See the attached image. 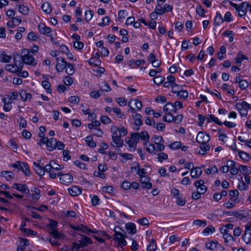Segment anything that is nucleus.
Wrapping results in <instances>:
<instances>
[{
  "instance_id": "obj_1",
  "label": "nucleus",
  "mask_w": 251,
  "mask_h": 251,
  "mask_svg": "<svg viewBox=\"0 0 251 251\" xmlns=\"http://www.w3.org/2000/svg\"><path fill=\"white\" fill-rule=\"evenodd\" d=\"M111 132L112 133V142L111 145L114 147L120 148L123 145V140L121 139L122 136H125L127 134L126 129L122 127L120 129L117 127L115 126H112L111 127Z\"/></svg>"
},
{
  "instance_id": "obj_2",
  "label": "nucleus",
  "mask_w": 251,
  "mask_h": 251,
  "mask_svg": "<svg viewBox=\"0 0 251 251\" xmlns=\"http://www.w3.org/2000/svg\"><path fill=\"white\" fill-rule=\"evenodd\" d=\"M79 243L76 242L73 243V247L75 249L76 251H83L81 249L84 247H86L88 244L92 243L91 240L87 236H82L79 240Z\"/></svg>"
},
{
  "instance_id": "obj_3",
  "label": "nucleus",
  "mask_w": 251,
  "mask_h": 251,
  "mask_svg": "<svg viewBox=\"0 0 251 251\" xmlns=\"http://www.w3.org/2000/svg\"><path fill=\"white\" fill-rule=\"evenodd\" d=\"M242 239L246 244L251 243V222L248 223L246 225L245 233L242 236Z\"/></svg>"
},
{
  "instance_id": "obj_4",
  "label": "nucleus",
  "mask_w": 251,
  "mask_h": 251,
  "mask_svg": "<svg viewBox=\"0 0 251 251\" xmlns=\"http://www.w3.org/2000/svg\"><path fill=\"white\" fill-rule=\"evenodd\" d=\"M57 223L53 220H51L50 223V233L51 234L54 238H61L62 234L56 230Z\"/></svg>"
},
{
  "instance_id": "obj_5",
  "label": "nucleus",
  "mask_w": 251,
  "mask_h": 251,
  "mask_svg": "<svg viewBox=\"0 0 251 251\" xmlns=\"http://www.w3.org/2000/svg\"><path fill=\"white\" fill-rule=\"evenodd\" d=\"M209 140V135L202 131L198 133L196 138V141L199 143H207Z\"/></svg>"
},
{
  "instance_id": "obj_6",
  "label": "nucleus",
  "mask_w": 251,
  "mask_h": 251,
  "mask_svg": "<svg viewBox=\"0 0 251 251\" xmlns=\"http://www.w3.org/2000/svg\"><path fill=\"white\" fill-rule=\"evenodd\" d=\"M56 69L58 72H62L66 67L67 62L62 57H57L56 59Z\"/></svg>"
},
{
  "instance_id": "obj_7",
  "label": "nucleus",
  "mask_w": 251,
  "mask_h": 251,
  "mask_svg": "<svg viewBox=\"0 0 251 251\" xmlns=\"http://www.w3.org/2000/svg\"><path fill=\"white\" fill-rule=\"evenodd\" d=\"M58 176H60V180L63 184L71 183L73 180V176L69 174H63L59 172L58 173Z\"/></svg>"
},
{
  "instance_id": "obj_8",
  "label": "nucleus",
  "mask_w": 251,
  "mask_h": 251,
  "mask_svg": "<svg viewBox=\"0 0 251 251\" xmlns=\"http://www.w3.org/2000/svg\"><path fill=\"white\" fill-rule=\"evenodd\" d=\"M12 187L22 193L29 194V190L26 184L15 183L13 184Z\"/></svg>"
},
{
  "instance_id": "obj_9",
  "label": "nucleus",
  "mask_w": 251,
  "mask_h": 251,
  "mask_svg": "<svg viewBox=\"0 0 251 251\" xmlns=\"http://www.w3.org/2000/svg\"><path fill=\"white\" fill-rule=\"evenodd\" d=\"M5 70L12 73H17L22 70V66H18L15 64H7L4 67Z\"/></svg>"
},
{
  "instance_id": "obj_10",
  "label": "nucleus",
  "mask_w": 251,
  "mask_h": 251,
  "mask_svg": "<svg viewBox=\"0 0 251 251\" xmlns=\"http://www.w3.org/2000/svg\"><path fill=\"white\" fill-rule=\"evenodd\" d=\"M38 30L39 32L42 34L49 36L51 35L50 33L51 31V29L49 27H47L44 23H40L38 25Z\"/></svg>"
},
{
  "instance_id": "obj_11",
  "label": "nucleus",
  "mask_w": 251,
  "mask_h": 251,
  "mask_svg": "<svg viewBox=\"0 0 251 251\" xmlns=\"http://www.w3.org/2000/svg\"><path fill=\"white\" fill-rule=\"evenodd\" d=\"M151 178L148 176H144L140 177V181L142 184L143 188H151L152 187L151 183L150 182Z\"/></svg>"
},
{
  "instance_id": "obj_12",
  "label": "nucleus",
  "mask_w": 251,
  "mask_h": 251,
  "mask_svg": "<svg viewBox=\"0 0 251 251\" xmlns=\"http://www.w3.org/2000/svg\"><path fill=\"white\" fill-rule=\"evenodd\" d=\"M69 194L73 197H75L79 195L81 193V189L77 186H72L71 187L68 189Z\"/></svg>"
},
{
  "instance_id": "obj_13",
  "label": "nucleus",
  "mask_w": 251,
  "mask_h": 251,
  "mask_svg": "<svg viewBox=\"0 0 251 251\" xmlns=\"http://www.w3.org/2000/svg\"><path fill=\"white\" fill-rule=\"evenodd\" d=\"M249 3L247 2H243L242 4L239 6V9L238 10V15L240 17H242L245 15L247 9L248 8Z\"/></svg>"
},
{
  "instance_id": "obj_14",
  "label": "nucleus",
  "mask_w": 251,
  "mask_h": 251,
  "mask_svg": "<svg viewBox=\"0 0 251 251\" xmlns=\"http://www.w3.org/2000/svg\"><path fill=\"white\" fill-rule=\"evenodd\" d=\"M227 165H228L229 169L230 168V173L232 175H236L239 169L236 167V163L233 160H228L227 161Z\"/></svg>"
},
{
  "instance_id": "obj_15",
  "label": "nucleus",
  "mask_w": 251,
  "mask_h": 251,
  "mask_svg": "<svg viewBox=\"0 0 251 251\" xmlns=\"http://www.w3.org/2000/svg\"><path fill=\"white\" fill-rule=\"evenodd\" d=\"M163 111L166 113L174 112L176 113L177 110L173 102H168L163 107Z\"/></svg>"
},
{
  "instance_id": "obj_16",
  "label": "nucleus",
  "mask_w": 251,
  "mask_h": 251,
  "mask_svg": "<svg viewBox=\"0 0 251 251\" xmlns=\"http://www.w3.org/2000/svg\"><path fill=\"white\" fill-rule=\"evenodd\" d=\"M13 60H14V64L17 66H22V68H23L24 63L23 61V57L21 56L18 53H14L13 54Z\"/></svg>"
},
{
  "instance_id": "obj_17",
  "label": "nucleus",
  "mask_w": 251,
  "mask_h": 251,
  "mask_svg": "<svg viewBox=\"0 0 251 251\" xmlns=\"http://www.w3.org/2000/svg\"><path fill=\"white\" fill-rule=\"evenodd\" d=\"M33 164L34 166V170L35 173L40 176L44 175L45 170L44 167H42L39 164L36 162H34Z\"/></svg>"
},
{
  "instance_id": "obj_18",
  "label": "nucleus",
  "mask_w": 251,
  "mask_h": 251,
  "mask_svg": "<svg viewBox=\"0 0 251 251\" xmlns=\"http://www.w3.org/2000/svg\"><path fill=\"white\" fill-rule=\"evenodd\" d=\"M100 63V60L98 53H96V56L92 57L89 61V64L92 66H99Z\"/></svg>"
},
{
  "instance_id": "obj_19",
  "label": "nucleus",
  "mask_w": 251,
  "mask_h": 251,
  "mask_svg": "<svg viewBox=\"0 0 251 251\" xmlns=\"http://www.w3.org/2000/svg\"><path fill=\"white\" fill-rule=\"evenodd\" d=\"M57 144V140L54 138H50L48 139V141L47 143V149L50 151H52L54 149H56V145Z\"/></svg>"
},
{
  "instance_id": "obj_20",
  "label": "nucleus",
  "mask_w": 251,
  "mask_h": 251,
  "mask_svg": "<svg viewBox=\"0 0 251 251\" xmlns=\"http://www.w3.org/2000/svg\"><path fill=\"white\" fill-rule=\"evenodd\" d=\"M126 229L129 234H134L136 232L135 225L133 223H128L126 225Z\"/></svg>"
},
{
  "instance_id": "obj_21",
  "label": "nucleus",
  "mask_w": 251,
  "mask_h": 251,
  "mask_svg": "<svg viewBox=\"0 0 251 251\" xmlns=\"http://www.w3.org/2000/svg\"><path fill=\"white\" fill-rule=\"evenodd\" d=\"M202 174V170L200 167H196L192 169L191 171V177L193 178H199Z\"/></svg>"
},
{
  "instance_id": "obj_22",
  "label": "nucleus",
  "mask_w": 251,
  "mask_h": 251,
  "mask_svg": "<svg viewBox=\"0 0 251 251\" xmlns=\"http://www.w3.org/2000/svg\"><path fill=\"white\" fill-rule=\"evenodd\" d=\"M123 232H117L116 231V233H114L113 236L114 237V240L117 243H119L122 240L126 237V233L124 230H123Z\"/></svg>"
},
{
  "instance_id": "obj_23",
  "label": "nucleus",
  "mask_w": 251,
  "mask_h": 251,
  "mask_svg": "<svg viewBox=\"0 0 251 251\" xmlns=\"http://www.w3.org/2000/svg\"><path fill=\"white\" fill-rule=\"evenodd\" d=\"M23 61L24 63L32 65L34 61V58L29 54H26L23 56Z\"/></svg>"
},
{
  "instance_id": "obj_24",
  "label": "nucleus",
  "mask_w": 251,
  "mask_h": 251,
  "mask_svg": "<svg viewBox=\"0 0 251 251\" xmlns=\"http://www.w3.org/2000/svg\"><path fill=\"white\" fill-rule=\"evenodd\" d=\"M218 242L217 241H211L206 243V248L212 251H214L218 249Z\"/></svg>"
},
{
  "instance_id": "obj_25",
  "label": "nucleus",
  "mask_w": 251,
  "mask_h": 251,
  "mask_svg": "<svg viewBox=\"0 0 251 251\" xmlns=\"http://www.w3.org/2000/svg\"><path fill=\"white\" fill-rule=\"evenodd\" d=\"M132 117L135 121V124L137 126L143 125V121L141 120L142 116L136 112H133Z\"/></svg>"
},
{
  "instance_id": "obj_26",
  "label": "nucleus",
  "mask_w": 251,
  "mask_h": 251,
  "mask_svg": "<svg viewBox=\"0 0 251 251\" xmlns=\"http://www.w3.org/2000/svg\"><path fill=\"white\" fill-rule=\"evenodd\" d=\"M12 59V56L8 55L3 51L0 52V61L1 62L7 63L10 62Z\"/></svg>"
},
{
  "instance_id": "obj_27",
  "label": "nucleus",
  "mask_w": 251,
  "mask_h": 251,
  "mask_svg": "<svg viewBox=\"0 0 251 251\" xmlns=\"http://www.w3.org/2000/svg\"><path fill=\"white\" fill-rule=\"evenodd\" d=\"M223 22H224V18H223L222 16L221 15V14L220 13L217 12L216 16L215 17L214 21V25L218 26L221 23H223Z\"/></svg>"
},
{
  "instance_id": "obj_28",
  "label": "nucleus",
  "mask_w": 251,
  "mask_h": 251,
  "mask_svg": "<svg viewBox=\"0 0 251 251\" xmlns=\"http://www.w3.org/2000/svg\"><path fill=\"white\" fill-rule=\"evenodd\" d=\"M238 155L243 160L245 161H249L251 158L250 154L242 151H238Z\"/></svg>"
},
{
  "instance_id": "obj_29",
  "label": "nucleus",
  "mask_w": 251,
  "mask_h": 251,
  "mask_svg": "<svg viewBox=\"0 0 251 251\" xmlns=\"http://www.w3.org/2000/svg\"><path fill=\"white\" fill-rule=\"evenodd\" d=\"M131 104H133L134 105H135L138 110H140L142 109V103L141 101H139L138 100H130L128 102V105H130Z\"/></svg>"
},
{
  "instance_id": "obj_30",
  "label": "nucleus",
  "mask_w": 251,
  "mask_h": 251,
  "mask_svg": "<svg viewBox=\"0 0 251 251\" xmlns=\"http://www.w3.org/2000/svg\"><path fill=\"white\" fill-rule=\"evenodd\" d=\"M65 72L69 75H72L75 73V68L74 66L70 63L66 64Z\"/></svg>"
},
{
  "instance_id": "obj_31",
  "label": "nucleus",
  "mask_w": 251,
  "mask_h": 251,
  "mask_svg": "<svg viewBox=\"0 0 251 251\" xmlns=\"http://www.w3.org/2000/svg\"><path fill=\"white\" fill-rule=\"evenodd\" d=\"M1 176L4 177L8 181L11 180L13 178V174L10 171H2L1 173Z\"/></svg>"
},
{
  "instance_id": "obj_32",
  "label": "nucleus",
  "mask_w": 251,
  "mask_h": 251,
  "mask_svg": "<svg viewBox=\"0 0 251 251\" xmlns=\"http://www.w3.org/2000/svg\"><path fill=\"white\" fill-rule=\"evenodd\" d=\"M41 8L47 14H50L51 11V6L48 2H44L42 5Z\"/></svg>"
},
{
  "instance_id": "obj_33",
  "label": "nucleus",
  "mask_w": 251,
  "mask_h": 251,
  "mask_svg": "<svg viewBox=\"0 0 251 251\" xmlns=\"http://www.w3.org/2000/svg\"><path fill=\"white\" fill-rule=\"evenodd\" d=\"M42 86L46 89V92L48 94H50L51 89L50 88L51 85L48 80H44L42 82Z\"/></svg>"
},
{
  "instance_id": "obj_34",
  "label": "nucleus",
  "mask_w": 251,
  "mask_h": 251,
  "mask_svg": "<svg viewBox=\"0 0 251 251\" xmlns=\"http://www.w3.org/2000/svg\"><path fill=\"white\" fill-rule=\"evenodd\" d=\"M239 169L242 173H245L244 175L251 173V168L247 166L239 165Z\"/></svg>"
},
{
  "instance_id": "obj_35",
  "label": "nucleus",
  "mask_w": 251,
  "mask_h": 251,
  "mask_svg": "<svg viewBox=\"0 0 251 251\" xmlns=\"http://www.w3.org/2000/svg\"><path fill=\"white\" fill-rule=\"evenodd\" d=\"M157 248L155 240L152 239L150 244L147 247L148 251H155Z\"/></svg>"
},
{
  "instance_id": "obj_36",
  "label": "nucleus",
  "mask_w": 251,
  "mask_h": 251,
  "mask_svg": "<svg viewBox=\"0 0 251 251\" xmlns=\"http://www.w3.org/2000/svg\"><path fill=\"white\" fill-rule=\"evenodd\" d=\"M21 170L25 176H29L30 175L29 166L27 163L23 162Z\"/></svg>"
},
{
  "instance_id": "obj_37",
  "label": "nucleus",
  "mask_w": 251,
  "mask_h": 251,
  "mask_svg": "<svg viewBox=\"0 0 251 251\" xmlns=\"http://www.w3.org/2000/svg\"><path fill=\"white\" fill-rule=\"evenodd\" d=\"M207 143H200V148L202 151V152L201 153L202 155L206 153V151L210 149V146L206 144Z\"/></svg>"
},
{
  "instance_id": "obj_38",
  "label": "nucleus",
  "mask_w": 251,
  "mask_h": 251,
  "mask_svg": "<svg viewBox=\"0 0 251 251\" xmlns=\"http://www.w3.org/2000/svg\"><path fill=\"white\" fill-rule=\"evenodd\" d=\"M17 6H18L19 11L20 13L24 15H27L28 13L29 9L27 6L23 5H17Z\"/></svg>"
},
{
  "instance_id": "obj_39",
  "label": "nucleus",
  "mask_w": 251,
  "mask_h": 251,
  "mask_svg": "<svg viewBox=\"0 0 251 251\" xmlns=\"http://www.w3.org/2000/svg\"><path fill=\"white\" fill-rule=\"evenodd\" d=\"M164 80L165 78L163 76L158 75L153 79V82L157 85H159L164 81Z\"/></svg>"
},
{
  "instance_id": "obj_40",
  "label": "nucleus",
  "mask_w": 251,
  "mask_h": 251,
  "mask_svg": "<svg viewBox=\"0 0 251 251\" xmlns=\"http://www.w3.org/2000/svg\"><path fill=\"white\" fill-rule=\"evenodd\" d=\"M244 59L247 60L248 57L242 54L241 51L239 52L237 54V57L235 59L236 63H241L242 60Z\"/></svg>"
},
{
  "instance_id": "obj_41",
  "label": "nucleus",
  "mask_w": 251,
  "mask_h": 251,
  "mask_svg": "<svg viewBox=\"0 0 251 251\" xmlns=\"http://www.w3.org/2000/svg\"><path fill=\"white\" fill-rule=\"evenodd\" d=\"M215 230V229L213 226H209L202 231V233L205 235H207L210 233H213Z\"/></svg>"
},
{
  "instance_id": "obj_42",
  "label": "nucleus",
  "mask_w": 251,
  "mask_h": 251,
  "mask_svg": "<svg viewBox=\"0 0 251 251\" xmlns=\"http://www.w3.org/2000/svg\"><path fill=\"white\" fill-rule=\"evenodd\" d=\"M173 9L172 6L168 4H165L163 7V9H157L158 11H159L160 13H164L167 11H171Z\"/></svg>"
},
{
  "instance_id": "obj_43",
  "label": "nucleus",
  "mask_w": 251,
  "mask_h": 251,
  "mask_svg": "<svg viewBox=\"0 0 251 251\" xmlns=\"http://www.w3.org/2000/svg\"><path fill=\"white\" fill-rule=\"evenodd\" d=\"M140 138L144 140L145 141H148L150 139V136L146 131H143L139 134Z\"/></svg>"
},
{
  "instance_id": "obj_44",
  "label": "nucleus",
  "mask_w": 251,
  "mask_h": 251,
  "mask_svg": "<svg viewBox=\"0 0 251 251\" xmlns=\"http://www.w3.org/2000/svg\"><path fill=\"white\" fill-rule=\"evenodd\" d=\"M182 89V87L181 86L176 84V83L172 85V91L174 93L178 94Z\"/></svg>"
},
{
  "instance_id": "obj_45",
  "label": "nucleus",
  "mask_w": 251,
  "mask_h": 251,
  "mask_svg": "<svg viewBox=\"0 0 251 251\" xmlns=\"http://www.w3.org/2000/svg\"><path fill=\"white\" fill-rule=\"evenodd\" d=\"M112 111L116 114L117 116L119 118L125 119V115L121 113V109L118 108H113Z\"/></svg>"
},
{
  "instance_id": "obj_46",
  "label": "nucleus",
  "mask_w": 251,
  "mask_h": 251,
  "mask_svg": "<svg viewBox=\"0 0 251 251\" xmlns=\"http://www.w3.org/2000/svg\"><path fill=\"white\" fill-rule=\"evenodd\" d=\"M50 162L52 166V169L58 171L61 170L64 168L63 166L57 164L54 160H51Z\"/></svg>"
},
{
  "instance_id": "obj_47",
  "label": "nucleus",
  "mask_w": 251,
  "mask_h": 251,
  "mask_svg": "<svg viewBox=\"0 0 251 251\" xmlns=\"http://www.w3.org/2000/svg\"><path fill=\"white\" fill-rule=\"evenodd\" d=\"M100 121L104 124H109L111 123L112 120L107 116L102 115L100 117Z\"/></svg>"
},
{
  "instance_id": "obj_48",
  "label": "nucleus",
  "mask_w": 251,
  "mask_h": 251,
  "mask_svg": "<svg viewBox=\"0 0 251 251\" xmlns=\"http://www.w3.org/2000/svg\"><path fill=\"white\" fill-rule=\"evenodd\" d=\"M236 204V200L233 198H231L229 201H227L226 204V207L227 208H232Z\"/></svg>"
},
{
  "instance_id": "obj_49",
  "label": "nucleus",
  "mask_w": 251,
  "mask_h": 251,
  "mask_svg": "<svg viewBox=\"0 0 251 251\" xmlns=\"http://www.w3.org/2000/svg\"><path fill=\"white\" fill-rule=\"evenodd\" d=\"M177 96L181 99H185L188 96V93L186 90H181L178 94Z\"/></svg>"
},
{
  "instance_id": "obj_50",
  "label": "nucleus",
  "mask_w": 251,
  "mask_h": 251,
  "mask_svg": "<svg viewBox=\"0 0 251 251\" xmlns=\"http://www.w3.org/2000/svg\"><path fill=\"white\" fill-rule=\"evenodd\" d=\"M181 143L180 142L176 141L171 144L169 145V147L172 149L176 150L179 149L181 147Z\"/></svg>"
},
{
  "instance_id": "obj_51",
  "label": "nucleus",
  "mask_w": 251,
  "mask_h": 251,
  "mask_svg": "<svg viewBox=\"0 0 251 251\" xmlns=\"http://www.w3.org/2000/svg\"><path fill=\"white\" fill-rule=\"evenodd\" d=\"M193 224L196 226L204 227L206 225V222L204 220H196L193 222Z\"/></svg>"
},
{
  "instance_id": "obj_52",
  "label": "nucleus",
  "mask_w": 251,
  "mask_h": 251,
  "mask_svg": "<svg viewBox=\"0 0 251 251\" xmlns=\"http://www.w3.org/2000/svg\"><path fill=\"white\" fill-rule=\"evenodd\" d=\"M158 161L162 162L164 160H166L168 158V155L164 152H161L158 154Z\"/></svg>"
},
{
  "instance_id": "obj_53",
  "label": "nucleus",
  "mask_w": 251,
  "mask_h": 251,
  "mask_svg": "<svg viewBox=\"0 0 251 251\" xmlns=\"http://www.w3.org/2000/svg\"><path fill=\"white\" fill-rule=\"evenodd\" d=\"M223 238L225 239V242L226 243H228L230 241H234L233 236L231 234L228 233L223 235Z\"/></svg>"
},
{
  "instance_id": "obj_54",
  "label": "nucleus",
  "mask_w": 251,
  "mask_h": 251,
  "mask_svg": "<svg viewBox=\"0 0 251 251\" xmlns=\"http://www.w3.org/2000/svg\"><path fill=\"white\" fill-rule=\"evenodd\" d=\"M92 134L98 137H101L103 134V131L99 128H95L92 131Z\"/></svg>"
},
{
  "instance_id": "obj_55",
  "label": "nucleus",
  "mask_w": 251,
  "mask_h": 251,
  "mask_svg": "<svg viewBox=\"0 0 251 251\" xmlns=\"http://www.w3.org/2000/svg\"><path fill=\"white\" fill-rule=\"evenodd\" d=\"M21 231L27 235H35L37 234V233L35 231L29 228H21Z\"/></svg>"
},
{
  "instance_id": "obj_56",
  "label": "nucleus",
  "mask_w": 251,
  "mask_h": 251,
  "mask_svg": "<svg viewBox=\"0 0 251 251\" xmlns=\"http://www.w3.org/2000/svg\"><path fill=\"white\" fill-rule=\"evenodd\" d=\"M197 13L200 16H204L205 10L202 6H199L196 8Z\"/></svg>"
},
{
  "instance_id": "obj_57",
  "label": "nucleus",
  "mask_w": 251,
  "mask_h": 251,
  "mask_svg": "<svg viewBox=\"0 0 251 251\" xmlns=\"http://www.w3.org/2000/svg\"><path fill=\"white\" fill-rule=\"evenodd\" d=\"M93 12L91 10H88L85 12V19L88 22L93 17Z\"/></svg>"
},
{
  "instance_id": "obj_58",
  "label": "nucleus",
  "mask_w": 251,
  "mask_h": 251,
  "mask_svg": "<svg viewBox=\"0 0 251 251\" xmlns=\"http://www.w3.org/2000/svg\"><path fill=\"white\" fill-rule=\"evenodd\" d=\"M144 146H146V150L149 152V153H153L154 151L155 150V147L153 145L150 144L149 146V147H147V143H144Z\"/></svg>"
},
{
  "instance_id": "obj_59",
  "label": "nucleus",
  "mask_w": 251,
  "mask_h": 251,
  "mask_svg": "<svg viewBox=\"0 0 251 251\" xmlns=\"http://www.w3.org/2000/svg\"><path fill=\"white\" fill-rule=\"evenodd\" d=\"M75 165L78 166L79 168L83 169V170H86L87 167L85 164H84L83 162H80L79 160H76L74 162Z\"/></svg>"
},
{
  "instance_id": "obj_60",
  "label": "nucleus",
  "mask_w": 251,
  "mask_h": 251,
  "mask_svg": "<svg viewBox=\"0 0 251 251\" xmlns=\"http://www.w3.org/2000/svg\"><path fill=\"white\" fill-rule=\"evenodd\" d=\"M63 80L65 84L68 86L72 85L73 82V78L69 76H65Z\"/></svg>"
},
{
  "instance_id": "obj_61",
  "label": "nucleus",
  "mask_w": 251,
  "mask_h": 251,
  "mask_svg": "<svg viewBox=\"0 0 251 251\" xmlns=\"http://www.w3.org/2000/svg\"><path fill=\"white\" fill-rule=\"evenodd\" d=\"M166 114L169 116V119H168L167 116H164L163 118V120L164 122L171 123L173 121V116L171 112L167 113Z\"/></svg>"
},
{
  "instance_id": "obj_62",
  "label": "nucleus",
  "mask_w": 251,
  "mask_h": 251,
  "mask_svg": "<svg viewBox=\"0 0 251 251\" xmlns=\"http://www.w3.org/2000/svg\"><path fill=\"white\" fill-rule=\"evenodd\" d=\"M249 85L248 82L246 80H243L240 82L239 87L241 90H245Z\"/></svg>"
},
{
  "instance_id": "obj_63",
  "label": "nucleus",
  "mask_w": 251,
  "mask_h": 251,
  "mask_svg": "<svg viewBox=\"0 0 251 251\" xmlns=\"http://www.w3.org/2000/svg\"><path fill=\"white\" fill-rule=\"evenodd\" d=\"M122 188L125 190H128L131 187V183L128 181H125L121 185Z\"/></svg>"
},
{
  "instance_id": "obj_64",
  "label": "nucleus",
  "mask_w": 251,
  "mask_h": 251,
  "mask_svg": "<svg viewBox=\"0 0 251 251\" xmlns=\"http://www.w3.org/2000/svg\"><path fill=\"white\" fill-rule=\"evenodd\" d=\"M74 46L76 49L81 50L83 48L84 44L82 42L75 41L74 42Z\"/></svg>"
}]
</instances>
